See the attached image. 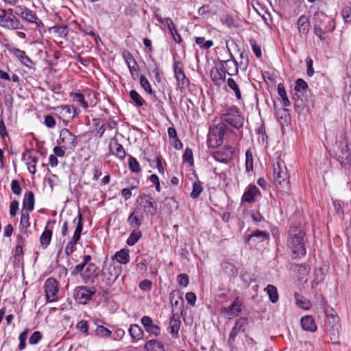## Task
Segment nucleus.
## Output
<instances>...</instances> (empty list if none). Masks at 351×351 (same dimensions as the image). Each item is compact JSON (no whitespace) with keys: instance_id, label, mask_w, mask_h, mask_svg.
<instances>
[{"instance_id":"nucleus-63","label":"nucleus","mask_w":351,"mask_h":351,"mask_svg":"<svg viewBox=\"0 0 351 351\" xmlns=\"http://www.w3.org/2000/svg\"><path fill=\"white\" fill-rule=\"evenodd\" d=\"M197 12H198V14L200 16H204V15L210 14L211 10L210 8V5L208 4H205V5H202V7H200L198 9Z\"/></svg>"},{"instance_id":"nucleus-5","label":"nucleus","mask_w":351,"mask_h":351,"mask_svg":"<svg viewBox=\"0 0 351 351\" xmlns=\"http://www.w3.org/2000/svg\"><path fill=\"white\" fill-rule=\"evenodd\" d=\"M76 138V136L72 134L68 129L63 128L60 132L58 143L64 149L73 150L77 144Z\"/></svg>"},{"instance_id":"nucleus-18","label":"nucleus","mask_w":351,"mask_h":351,"mask_svg":"<svg viewBox=\"0 0 351 351\" xmlns=\"http://www.w3.org/2000/svg\"><path fill=\"white\" fill-rule=\"evenodd\" d=\"M297 27L300 36L301 37H306L311 27L308 16L305 14L300 16L297 21Z\"/></svg>"},{"instance_id":"nucleus-55","label":"nucleus","mask_w":351,"mask_h":351,"mask_svg":"<svg viewBox=\"0 0 351 351\" xmlns=\"http://www.w3.org/2000/svg\"><path fill=\"white\" fill-rule=\"evenodd\" d=\"M177 281L180 286L186 287L189 282V276L184 274H179L177 276Z\"/></svg>"},{"instance_id":"nucleus-35","label":"nucleus","mask_w":351,"mask_h":351,"mask_svg":"<svg viewBox=\"0 0 351 351\" xmlns=\"http://www.w3.org/2000/svg\"><path fill=\"white\" fill-rule=\"evenodd\" d=\"M29 215L28 211H24L22 210L21 215V221L19 228L20 230L24 232H26L27 228L29 226Z\"/></svg>"},{"instance_id":"nucleus-47","label":"nucleus","mask_w":351,"mask_h":351,"mask_svg":"<svg viewBox=\"0 0 351 351\" xmlns=\"http://www.w3.org/2000/svg\"><path fill=\"white\" fill-rule=\"evenodd\" d=\"M79 239H75L72 237L65 247V254L66 256H70L75 250V245Z\"/></svg>"},{"instance_id":"nucleus-42","label":"nucleus","mask_w":351,"mask_h":351,"mask_svg":"<svg viewBox=\"0 0 351 351\" xmlns=\"http://www.w3.org/2000/svg\"><path fill=\"white\" fill-rule=\"evenodd\" d=\"M130 97L137 107H141L144 104L145 100L135 90H130Z\"/></svg>"},{"instance_id":"nucleus-13","label":"nucleus","mask_w":351,"mask_h":351,"mask_svg":"<svg viewBox=\"0 0 351 351\" xmlns=\"http://www.w3.org/2000/svg\"><path fill=\"white\" fill-rule=\"evenodd\" d=\"M180 62H175L173 71L177 81V85L180 90L186 89L189 85V80L186 78L182 68L179 67Z\"/></svg>"},{"instance_id":"nucleus-53","label":"nucleus","mask_w":351,"mask_h":351,"mask_svg":"<svg viewBox=\"0 0 351 351\" xmlns=\"http://www.w3.org/2000/svg\"><path fill=\"white\" fill-rule=\"evenodd\" d=\"M132 77L136 80L139 75L140 69L136 62H134L130 65L128 66Z\"/></svg>"},{"instance_id":"nucleus-1","label":"nucleus","mask_w":351,"mask_h":351,"mask_svg":"<svg viewBox=\"0 0 351 351\" xmlns=\"http://www.w3.org/2000/svg\"><path fill=\"white\" fill-rule=\"evenodd\" d=\"M226 124L239 129L243 124V117L237 107H232L223 110L221 122L213 128L208 134V143L210 146L217 147L222 144L225 134L229 130Z\"/></svg>"},{"instance_id":"nucleus-59","label":"nucleus","mask_w":351,"mask_h":351,"mask_svg":"<svg viewBox=\"0 0 351 351\" xmlns=\"http://www.w3.org/2000/svg\"><path fill=\"white\" fill-rule=\"evenodd\" d=\"M0 25L4 27L5 23H6V18L10 13V10H6L5 9L0 10Z\"/></svg>"},{"instance_id":"nucleus-20","label":"nucleus","mask_w":351,"mask_h":351,"mask_svg":"<svg viewBox=\"0 0 351 351\" xmlns=\"http://www.w3.org/2000/svg\"><path fill=\"white\" fill-rule=\"evenodd\" d=\"M181 321L178 314L173 313L168 326V330L173 338L178 337V332L180 328Z\"/></svg>"},{"instance_id":"nucleus-29","label":"nucleus","mask_w":351,"mask_h":351,"mask_svg":"<svg viewBox=\"0 0 351 351\" xmlns=\"http://www.w3.org/2000/svg\"><path fill=\"white\" fill-rule=\"evenodd\" d=\"M146 351H165L164 345L157 339L147 341L144 346Z\"/></svg>"},{"instance_id":"nucleus-15","label":"nucleus","mask_w":351,"mask_h":351,"mask_svg":"<svg viewBox=\"0 0 351 351\" xmlns=\"http://www.w3.org/2000/svg\"><path fill=\"white\" fill-rule=\"evenodd\" d=\"M99 274L97 267L93 263L88 264L85 270L81 274V276L86 284H93L95 278Z\"/></svg>"},{"instance_id":"nucleus-62","label":"nucleus","mask_w":351,"mask_h":351,"mask_svg":"<svg viewBox=\"0 0 351 351\" xmlns=\"http://www.w3.org/2000/svg\"><path fill=\"white\" fill-rule=\"evenodd\" d=\"M75 99L76 101L80 104V105L85 109L88 108V104L85 101L84 97L81 93H76L75 95Z\"/></svg>"},{"instance_id":"nucleus-37","label":"nucleus","mask_w":351,"mask_h":351,"mask_svg":"<svg viewBox=\"0 0 351 351\" xmlns=\"http://www.w3.org/2000/svg\"><path fill=\"white\" fill-rule=\"evenodd\" d=\"M265 290L269 295V300L272 303H276L278 300V293L277 288L271 285H267Z\"/></svg>"},{"instance_id":"nucleus-49","label":"nucleus","mask_w":351,"mask_h":351,"mask_svg":"<svg viewBox=\"0 0 351 351\" xmlns=\"http://www.w3.org/2000/svg\"><path fill=\"white\" fill-rule=\"evenodd\" d=\"M140 84L141 87L149 94H152L153 90L152 89V86L148 81V80L145 77V76L142 75L140 77Z\"/></svg>"},{"instance_id":"nucleus-24","label":"nucleus","mask_w":351,"mask_h":351,"mask_svg":"<svg viewBox=\"0 0 351 351\" xmlns=\"http://www.w3.org/2000/svg\"><path fill=\"white\" fill-rule=\"evenodd\" d=\"M5 22L4 28L13 30L23 29V25L15 15L13 14L12 10H10V13L6 18Z\"/></svg>"},{"instance_id":"nucleus-8","label":"nucleus","mask_w":351,"mask_h":351,"mask_svg":"<svg viewBox=\"0 0 351 351\" xmlns=\"http://www.w3.org/2000/svg\"><path fill=\"white\" fill-rule=\"evenodd\" d=\"M141 323L144 327L145 331L150 335L157 337L161 333L160 327L154 323L152 319L148 315H144L141 319Z\"/></svg>"},{"instance_id":"nucleus-50","label":"nucleus","mask_w":351,"mask_h":351,"mask_svg":"<svg viewBox=\"0 0 351 351\" xmlns=\"http://www.w3.org/2000/svg\"><path fill=\"white\" fill-rule=\"evenodd\" d=\"M307 83L302 78H299L295 82V90L297 92L306 91L308 89Z\"/></svg>"},{"instance_id":"nucleus-10","label":"nucleus","mask_w":351,"mask_h":351,"mask_svg":"<svg viewBox=\"0 0 351 351\" xmlns=\"http://www.w3.org/2000/svg\"><path fill=\"white\" fill-rule=\"evenodd\" d=\"M5 48L10 53L13 54L14 57L19 60L20 62L24 66L31 68L33 65H34L33 60L26 55L24 51L16 47H11L8 45H5Z\"/></svg>"},{"instance_id":"nucleus-64","label":"nucleus","mask_w":351,"mask_h":351,"mask_svg":"<svg viewBox=\"0 0 351 351\" xmlns=\"http://www.w3.org/2000/svg\"><path fill=\"white\" fill-rule=\"evenodd\" d=\"M45 124L47 127L51 128L56 125V121L51 115H46L45 117Z\"/></svg>"},{"instance_id":"nucleus-3","label":"nucleus","mask_w":351,"mask_h":351,"mask_svg":"<svg viewBox=\"0 0 351 351\" xmlns=\"http://www.w3.org/2000/svg\"><path fill=\"white\" fill-rule=\"evenodd\" d=\"M274 179L277 188L281 191L289 189V175L285 162L278 158L274 165Z\"/></svg>"},{"instance_id":"nucleus-30","label":"nucleus","mask_w":351,"mask_h":351,"mask_svg":"<svg viewBox=\"0 0 351 351\" xmlns=\"http://www.w3.org/2000/svg\"><path fill=\"white\" fill-rule=\"evenodd\" d=\"M112 259H115L121 264L125 265L130 261V251L128 249L123 248L121 250L117 252Z\"/></svg>"},{"instance_id":"nucleus-60","label":"nucleus","mask_w":351,"mask_h":351,"mask_svg":"<svg viewBox=\"0 0 351 351\" xmlns=\"http://www.w3.org/2000/svg\"><path fill=\"white\" fill-rule=\"evenodd\" d=\"M306 66H307V75L309 77H311L314 74V70H313V60H312V58H310V57L306 58Z\"/></svg>"},{"instance_id":"nucleus-51","label":"nucleus","mask_w":351,"mask_h":351,"mask_svg":"<svg viewBox=\"0 0 351 351\" xmlns=\"http://www.w3.org/2000/svg\"><path fill=\"white\" fill-rule=\"evenodd\" d=\"M183 161L189 163L191 166L193 165V151L191 149L187 147L183 155Z\"/></svg>"},{"instance_id":"nucleus-58","label":"nucleus","mask_w":351,"mask_h":351,"mask_svg":"<svg viewBox=\"0 0 351 351\" xmlns=\"http://www.w3.org/2000/svg\"><path fill=\"white\" fill-rule=\"evenodd\" d=\"M125 335V331L122 328H117L114 333H112V339L114 341H120Z\"/></svg>"},{"instance_id":"nucleus-28","label":"nucleus","mask_w":351,"mask_h":351,"mask_svg":"<svg viewBox=\"0 0 351 351\" xmlns=\"http://www.w3.org/2000/svg\"><path fill=\"white\" fill-rule=\"evenodd\" d=\"M339 160L342 166L347 167L351 165V151L346 145L342 149L340 155L339 156Z\"/></svg>"},{"instance_id":"nucleus-45","label":"nucleus","mask_w":351,"mask_h":351,"mask_svg":"<svg viewBox=\"0 0 351 351\" xmlns=\"http://www.w3.org/2000/svg\"><path fill=\"white\" fill-rule=\"evenodd\" d=\"M195 43L200 47V48L204 49H208L213 45V42L212 40L205 41V38L204 37H196Z\"/></svg>"},{"instance_id":"nucleus-39","label":"nucleus","mask_w":351,"mask_h":351,"mask_svg":"<svg viewBox=\"0 0 351 351\" xmlns=\"http://www.w3.org/2000/svg\"><path fill=\"white\" fill-rule=\"evenodd\" d=\"M141 237L142 233L138 229L134 230L128 238L126 243L128 245L132 246L137 243Z\"/></svg>"},{"instance_id":"nucleus-2","label":"nucleus","mask_w":351,"mask_h":351,"mask_svg":"<svg viewBox=\"0 0 351 351\" xmlns=\"http://www.w3.org/2000/svg\"><path fill=\"white\" fill-rule=\"evenodd\" d=\"M305 235L306 233L300 227H290L288 233L287 245L294 254L304 255L306 254Z\"/></svg>"},{"instance_id":"nucleus-26","label":"nucleus","mask_w":351,"mask_h":351,"mask_svg":"<svg viewBox=\"0 0 351 351\" xmlns=\"http://www.w3.org/2000/svg\"><path fill=\"white\" fill-rule=\"evenodd\" d=\"M302 328L307 331L315 332L317 330V326L314 318L311 315L303 317L300 321Z\"/></svg>"},{"instance_id":"nucleus-32","label":"nucleus","mask_w":351,"mask_h":351,"mask_svg":"<svg viewBox=\"0 0 351 351\" xmlns=\"http://www.w3.org/2000/svg\"><path fill=\"white\" fill-rule=\"evenodd\" d=\"M52 233V230L46 227L43 232L41 234L39 241L43 249H46L50 244Z\"/></svg>"},{"instance_id":"nucleus-34","label":"nucleus","mask_w":351,"mask_h":351,"mask_svg":"<svg viewBox=\"0 0 351 351\" xmlns=\"http://www.w3.org/2000/svg\"><path fill=\"white\" fill-rule=\"evenodd\" d=\"M167 28L169 29L173 39L176 43H180L182 41L180 34L178 32L176 25L172 20H167Z\"/></svg>"},{"instance_id":"nucleus-16","label":"nucleus","mask_w":351,"mask_h":351,"mask_svg":"<svg viewBox=\"0 0 351 351\" xmlns=\"http://www.w3.org/2000/svg\"><path fill=\"white\" fill-rule=\"evenodd\" d=\"M94 293L86 287H78L75 289L74 296L75 299L81 304H86Z\"/></svg>"},{"instance_id":"nucleus-25","label":"nucleus","mask_w":351,"mask_h":351,"mask_svg":"<svg viewBox=\"0 0 351 351\" xmlns=\"http://www.w3.org/2000/svg\"><path fill=\"white\" fill-rule=\"evenodd\" d=\"M260 193L259 189L255 185H250L244 192L241 201L248 203H253L255 201V197Z\"/></svg>"},{"instance_id":"nucleus-48","label":"nucleus","mask_w":351,"mask_h":351,"mask_svg":"<svg viewBox=\"0 0 351 351\" xmlns=\"http://www.w3.org/2000/svg\"><path fill=\"white\" fill-rule=\"evenodd\" d=\"M341 15L346 23H351V5L343 7L341 10Z\"/></svg>"},{"instance_id":"nucleus-23","label":"nucleus","mask_w":351,"mask_h":351,"mask_svg":"<svg viewBox=\"0 0 351 351\" xmlns=\"http://www.w3.org/2000/svg\"><path fill=\"white\" fill-rule=\"evenodd\" d=\"M56 111L59 114V117L64 119H71L75 114L76 111L73 106H60L57 107Z\"/></svg>"},{"instance_id":"nucleus-4","label":"nucleus","mask_w":351,"mask_h":351,"mask_svg":"<svg viewBox=\"0 0 351 351\" xmlns=\"http://www.w3.org/2000/svg\"><path fill=\"white\" fill-rule=\"evenodd\" d=\"M121 274L120 267L114 264H105L102 269V280L108 286H111Z\"/></svg>"},{"instance_id":"nucleus-21","label":"nucleus","mask_w":351,"mask_h":351,"mask_svg":"<svg viewBox=\"0 0 351 351\" xmlns=\"http://www.w3.org/2000/svg\"><path fill=\"white\" fill-rule=\"evenodd\" d=\"M210 75L213 82L216 86H220L221 83L226 81V73L223 70H221L219 64L210 70Z\"/></svg>"},{"instance_id":"nucleus-27","label":"nucleus","mask_w":351,"mask_h":351,"mask_svg":"<svg viewBox=\"0 0 351 351\" xmlns=\"http://www.w3.org/2000/svg\"><path fill=\"white\" fill-rule=\"evenodd\" d=\"M34 208V194L29 191L25 193L23 200V210L26 209L27 211L31 212Z\"/></svg>"},{"instance_id":"nucleus-46","label":"nucleus","mask_w":351,"mask_h":351,"mask_svg":"<svg viewBox=\"0 0 351 351\" xmlns=\"http://www.w3.org/2000/svg\"><path fill=\"white\" fill-rule=\"evenodd\" d=\"M245 169L247 172L253 170V156L250 150L245 152Z\"/></svg>"},{"instance_id":"nucleus-14","label":"nucleus","mask_w":351,"mask_h":351,"mask_svg":"<svg viewBox=\"0 0 351 351\" xmlns=\"http://www.w3.org/2000/svg\"><path fill=\"white\" fill-rule=\"evenodd\" d=\"M269 239V234L265 231L256 230L251 234L245 236V243L249 245H256V243L263 242L268 241Z\"/></svg>"},{"instance_id":"nucleus-61","label":"nucleus","mask_w":351,"mask_h":351,"mask_svg":"<svg viewBox=\"0 0 351 351\" xmlns=\"http://www.w3.org/2000/svg\"><path fill=\"white\" fill-rule=\"evenodd\" d=\"M19 208V202L14 200L10 203V214L12 217H14L16 215Z\"/></svg>"},{"instance_id":"nucleus-22","label":"nucleus","mask_w":351,"mask_h":351,"mask_svg":"<svg viewBox=\"0 0 351 351\" xmlns=\"http://www.w3.org/2000/svg\"><path fill=\"white\" fill-rule=\"evenodd\" d=\"M23 160L25 161L28 171L32 174H35L36 171V166L38 162V158L31 155V151L27 150L22 155Z\"/></svg>"},{"instance_id":"nucleus-36","label":"nucleus","mask_w":351,"mask_h":351,"mask_svg":"<svg viewBox=\"0 0 351 351\" xmlns=\"http://www.w3.org/2000/svg\"><path fill=\"white\" fill-rule=\"evenodd\" d=\"M97 325L96 329L95 330V336L99 338H108L112 335V331L108 329L107 328L101 326Z\"/></svg>"},{"instance_id":"nucleus-52","label":"nucleus","mask_w":351,"mask_h":351,"mask_svg":"<svg viewBox=\"0 0 351 351\" xmlns=\"http://www.w3.org/2000/svg\"><path fill=\"white\" fill-rule=\"evenodd\" d=\"M128 164L129 168L132 172H139L141 171L139 163L135 158L130 156Z\"/></svg>"},{"instance_id":"nucleus-44","label":"nucleus","mask_w":351,"mask_h":351,"mask_svg":"<svg viewBox=\"0 0 351 351\" xmlns=\"http://www.w3.org/2000/svg\"><path fill=\"white\" fill-rule=\"evenodd\" d=\"M142 218H139L134 215V212L131 213L128 219V223L134 227L138 228L142 224Z\"/></svg>"},{"instance_id":"nucleus-57","label":"nucleus","mask_w":351,"mask_h":351,"mask_svg":"<svg viewBox=\"0 0 351 351\" xmlns=\"http://www.w3.org/2000/svg\"><path fill=\"white\" fill-rule=\"evenodd\" d=\"M247 324V319L241 317L239 319H237L234 325V327H235L237 329H238L239 331L244 330V326Z\"/></svg>"},{"instance_id":"nucleus-33","label":"nucleus","mask_w":351,"mask_h":351,"mask_svg":"<svg viewBox=\"0 0 351 351\" xmlns=\"http://www.w3.org/2000/svg\"><path fill=\"white\" fill-rule=\"evenodd\" d=\"M294 297L295 299L296 305L298 307L304 310H308L311 308V303L308 299L304 298L302 295L297 292L295 293Z\"/></svg>"},{"instance_id":"nucleus-43","label":"nucleus","mask_w":351,"mask_h":351,"mask_svg":"<svg viewBox=\"0 0 351 351\" xmlns=\"http://www.w3.org/2000/svg\"><path fill=\"white\" fill-rule=\"evenodd\" d=\"M82 229H83L82 216L81 213H79L77 223V225L75 227V230L74 231V234L72 237L75 238V240L76 239L80 240Z\"/></svg>"},{"instance_id":"nucleus-7","label":"nucleus","mask_w":351,"mask_h":351,"mask_svg":"<svg viewBox=\"0 0 351 351\" xmlns=\"http://www.w3.org/2000/svg\"><path fill=\"white\" fill-rule=\"evenodd\" d=\"M137 202L143 208L146 213L152 216L156 215L157 204L152 196L146 194L141 195L137 198Z\"/></svg>"},{"instance_id":"nucleus-12","label":"nucleus","mask_w":351,"mask_h":351,"mask_svg":"<svg viewBox=\"0 0 351 351\" xmlns=\"http://www.w3.org/2000/svg\"><path fill=\"white\" fill-rule=\"evenodd\" d=\"M243 304V301L239 298H236L230 306L222 308L221 312L229 319L237 317L242 311Z\"/></svg>"},{"instance_id":"nucleus-17","label":"nucleus","mask_w":351,"mask_h":351,"mask_svg":"<svg viewBox=\"0 0 351 351\" xmlns=\"http://www.w3.org/2000/svg\"><path fill=\"white\" fill-rule=\"evenodd\" d=\"M15 13L20 16L23 19L29 23H36V21L38 20L37 15L25 6H16L15 8Z\"/></svg>"},{"instance_id":"nucleus-54","label":"nucleus","mask_w":351,"mask_h":351,"mask_svg":"<svg viewBox=\"0 0 351 351\" xmlns=\"http://www.w3.org/2000/svg\"><path fill=\"white\" fill-rule=\"evenodd\" d=\"M43 338V335L39 331H35L33 332V334L30 336L29 339V343L32 345H35L38 343L41 339Z\"/></svg>"},{"instance_id":"nucleus-6","label":"nucleus","mask_w":351,"mask_h":351,"mask_svg":"<svg viewBox=\"0 0 351 351\" xmlns=\"http://www.w3.org/2000/svg\"><path fill=\"white\" fill-rule=\"evenodd\" d=\"M58 282L53 278L47 279L45 283V298L47 302H56L58 300Z\"/></svg>"},{"instance_id":"nucleus-19","label":"nucleus","mask_w":351,"mask_h":351,"mask_svg":"<svg viewBox=\"0 0 351 351\" xmlns=\"http://www.w3.org/2000/svg\"><path fill=\"white\" fill-rule=\"evenodd\" d=\"M111 154L121 160L125 158V151L121 144H120L116 138H113L109 145Z\"/></svg>"},{"instance_id":"nucleus-40","label":"nucleus","mask_w":351,"mask_h":351,"mask_svg":"<svg viewBox=\"0 0 351 351\" xmlns=\"http://www.w3.org/2000/svg\"><path fill=\"white\" fill-rule=\"evenodd\" d=\"M313 32L322 41H326L328 32L323 29L319 25L315 24L313 25Z\"/></svg>"},{"instance_id":"nucleus-9","label":"nucleus","mask_w":351,"mask_h":351,"mask_svg":"<svg viewBox=\"0 0 351 351\" xmlns=\"http://www.w3.org/2000/svg\"><path fill=\"white\" fill-rule=\"evenodd\" d=\"M230 58L226 60H220L219 66L221 70L229 75H235L238 73V63L234 58L233 55L230 52Z\"/></svg>"},{"instance_id":"nucleus-41","label":"nucleus","mask_w":351,"mask_h":351,"mask_svg":"<svg viewBox=\"0 0 351 351\" xmlns=\"http://www.w3.org/2000/svg\"><path fill=\"white\" fill-rule=\"evenodd\" d=\"M203 191L202 183L199 180L193 182V190L191 193V197L193 199L197 198Z\"/></svg>"},{"instance_id":"nucleus-56","label":"nucleus","mask_w":351,"mask_h":351,"mask_svg":"<svg viewBox=\"0 0 351 351\" xmlns=\"http://www.w3.org/2000/svg\"><path fill=\"white\" fill-rule=\"evenodd\" d=\"M11 190L12 193L16 195L21 194V187L17 180H13L11 182Z\"/></svg>"},{"instance_id":"nucleus-31","label":"nucleus","mask_w":351,"mask_h":351,"mask_svg":"<svg viewBox=\"0 0 351 351\" xmlns=\"http://www.w3.org/2000/svg\"><path fill=\"white\" fill-rule=\"evenodd\" d=\"M129 333L131 336V338L134 341H137L143 339L144 335L143 330L138 324H131L129 328Z\"/></svg>"},{"instance_id":"nucleus-38","label":"nucleus","mask_w":351,"mask_h":351,"mask_svg":"<svg viewBox=\"0 0 351 351\" xmlns=\"http://www.w3.org/2000/svg\"><path fill=\"white\" fill-rule=\"evenodd\" d=\"M227 84H228V87L231 90H233V92L235 95V97L238 99H241V93L240 91L239 86L238 84L235 82V80L234 79L230 77L227 80Z\"/></svg>"},{"instance_id":"nucleus-11","label":"nucleus","mask_w":351,"mask_h":351,"mask_svg":"<svg viewBox=\"0 0 351 351\" xmlns=\"http://www.w3.org/2000/svg\"><path fill=\"white\" fill-rule=\"evenodd\" d=\"M234 153V149L232 146H227L219 150L213 152V158L220 162L228 163Z\"/></svg>"}]
</instances>
